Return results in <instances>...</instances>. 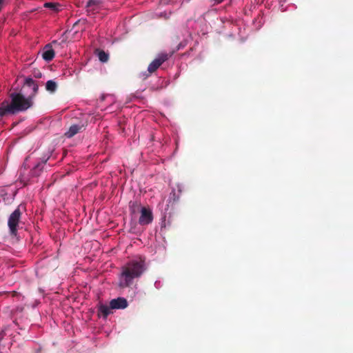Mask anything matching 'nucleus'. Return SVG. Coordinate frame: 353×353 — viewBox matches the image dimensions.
<instances>
[{
  "label": "nucleus",
  "instance_id": "16",
  "mask_svg": "<svg viewBox=\"0 0 353 353\" xmlns=\"http://www.w3.org/2000/svg\"><path fill=\"white\" fill-rule=\"evenodd\" d=\"M170 199H173L174 201H176V192L174 190H172V192L170 194Z\"/></svg>",
  "mask_w": 353,
  "mask_h": 353
},
{
  "label": "nucleus",
  "instance_id": "6",
  "mask_svg": "<svg viewBox=\"0 0 353 353\" xmlns=\"http://www.w3.org/2000/svg\"><path fill=\"white\" fill-rule=\"evenodd\" d=\"M153 220V214L149 208L142 207L141 208V216L139 219V223L141 225H148Z\"/></svg>",
  "mask_w": 353,
  "mask_h": 353
},
{
  "label": "nucleus",
  "instance_id": "11",
  "mask_svg": "<svg viewBox=\"0 0 353 353\" xmlns=\"http://www.w3.org/2000/svg\"><path fill=\"white\" fill-rule=\"evenodd\" d=\"M24 85L32 88V95L34 96L37 93L39 85L32 78H26L25 80Z\"/></svg>",
  "mask_w": 353,
  "mask_h": 353
},
{
  "label": "nucleus",
  "instance_id": "9",
  "mask_svg": "<svg viewBox=\"0 0 353 353\" xmlns=\"http://www.w3.org/2000/svg\"><path fill=\"white\" fill-rule=\"evenodd\" d=\"M85 130V125L83 123L79 124H73L70 128L69 130L65 132V137L67 138H72L77 133L82 132Z\"/></svg>",
  "mask_w": 353,
  "mask_h": 353
},
{
  "label": "nucleus",
  "instance_id": "14",
  "mask_svg": "<svg viewBox=\"0 0 353 353\" xmlns=\"http://www.w3.org/2000/svg\"><path fill=\"white\" fill-rule=\"evenodd\" d=\"M98 57L101 62H106L108 60L109 55L105 51L100 50L98 52Z\"/></svg>",
  "mask_w": 353,
  "mask_h": 353
},
{
  "label": "nucleus",
  "instance_id": "17",
  "mask_svg": "<svg viewBox=\"0 0 353 353\" xmlns=\"http://www.w3.org/2000/svg\"><path fill=\"white\" fill-rule=\"evenodd\" d=\"M210 2H212L214 4H219L223 1V0H209Z\"/></svg>",
  "mask_w": 353,
  "mask_h": 353
},
{
  "label": "nucleus",
  "instance_id": "7",
  "mask_svg": "<svg viewBox=\"0 0 353 353\" xmlns=\"http://www.w3.org/2000/svg\"><path fill=\"white\" fill-rule=\"evenodd\" d=\"M110 305V308L112 310L125 309L128 305L127 300L123 297H119L111 300Z\"/></svg>",
  "mask_w": 353,
  "mask_h": 353
},
{
  "label": "nucleus",
  "instance_id": "2",
  "mask_svg": "<svg viewBox=\"0 0 353 353\" xmlns=\"http://www.w3.org/2000/svg\"><path fill=\"white\" fill-rule=\"evenodd\" d=\"M145 270L144 259L139 258L130 261L121 268L119 287L124 288L130 286L133 280L140 277Z\"/></svg>",
  "mask_w": 353,
  "mask_h": 353
},
{
  "label": "nucleus",
  "instance_id": "8",
  "mask_svg": "<svg viewBox=\"0 0 353 353\" xmlns=\"http://www.w3.org/2000/svg\"><path fill=\"white\" fill-rule=\"evenodd\" d=\"M105 0H88L85 8L88 12H94L100 9Z\"/></svg>",
  "mask_w": 353,
  "mask_h": 353
},
{
  "label": "nucleus",
  "instance_id": "20",
  "mask_svg": "<svg viewBox=\"0 0 353 353\" xmlns=\"http://www.w3.org/2000/svg\"><path fill=\"white\" fill-rule=\"evenodd\" d=\"M40 165H41V164H39H39H37V165L35 166V168H35V169L39 168L40 167Z\"/></svg>",
  "mask_w": 353,
  "mask_h": 353
},
{
  "label": "nucleus",
  "instance_id": "10",
  "mask_svg": "<svg viewBox=\"0 0 353 353\" xmlns=\"http://www.w3.org/2000/svg\"><path fill=\"white\" fill-rule=\"evenodd\" d=\"M110 305L108 306L101 303L98 307V315L103 316V319H106L108 316L111 313Z\"/></svg>",
  "mask_w": 353,
  "mask_h": 353
},
{
  "label": "nucleus",
  "instance_id": "15",
  "mask_svg": "<svg viewBox=\"0 0 353 353\" xmlns=\"http://www.w3.org/2000/svg\"><path fill=\"white\" fill-rule=\"evenodd\" d=\"M32 74H33L34 77H35L37 79H40L42 77L41 72L38 70H34Z\"/></svg>",
  "mask_w": 353,
  "mask_h": 353
},
{
  "label": "nucleus",
  "instance_id": "1",
  "mask_svg": "<svg viewBox=\"0 0 353 353\" xmlns=\"http://www.w3.org/2000/svg\"><path fill=\"white\" fill-rule=\"evenodd\" d=\"M11 101H4L0 105V117L23 112L32 105V97L26 98L21 93H11Z\"/></svg>",
  "mask_w": 353,
  "mask_h": 353
},
{
  "label": "nucleus",
  "instance_id": "13",
  "mask_svg": "<svg viewBox=\"0 0 353 353\" xmlns=\"http://www.w3.org/2000/svg\"><path fill=\"white\" fill-rule=\"evenodd\" d=\"M57 88V85L55 81L52 80H49L47 81L46 85V88L48 91L50 92H54Z\"/></svg>",
  "mask_w": 353,
  "mask_h": 353
},
{
  "label": "nucleus",
  "instance_id": "3",
  "mask_svg": "<svg viewBox=\"0 0 353 353\" xmlns=\"http://www.w3.org/2000/svg\"><path fill=\"white\" fill-rule=\"evenodd\" d=\"M21 212L20 207H17V209L10 215L8 225L9 227L10 232L11 235L16 236L17 234V227L21 218Z\"/></svg>",
  "mask_w": 353,
  "mask_h": 353
},
{
  "label": "nucleus",
  "instance_id": "18",
  "mask_svg": "<svg viewBox=\"0 0 353 353\" xmlns=\"http://www.w3.org/2000/svg\"><path fill=\"white\" fill-rule=\"evenodd\" d=\"M6 0H0V12L1 11L2 8H3V6L5 4Z\"/></svg>",
  "mask_w": 353,
  "mask_h": 353
},
{
  "label": "nucleus",
  "instance_id": "19",
  "mask_svg": "<svg viewBox=\"0 0 353 353\" xmlns=\"http://www.w3.org/2000/svg\"><path fill=\"white\" fill-rule=\"evenodd\" d=\"M135 207H137V208H139V206L138 205H135V204H133L132 206H131V208H132V210L133 212H135Z\"/></svg>",
  "mask_w": 353,
  "mask_h": 353
},
{
  "label": "nucleus",
  "instance_id": "12",
  "mask_svg": "<svg viewBox=\"0 0 353 353\" xmlns=\"http://www.w3.org/2000/svg\"><path fill=\"white\" fill-rule=\"evenodd\" d=\"M44 7L46 8H50L54 12H59L60 10V8L61 6L59 3H54V2H47L44 3Z\"/></svg>",
  "mask_w": 353,
  "mask_h": 353
},
{
  "label": "nucleus",
  "instance_id": "5",
  "mask_svg": "<svg viewBox=\"0 0 353 353\" xmlns=\"http://www.w3.org/2000/svg\"><path fill=\"white\" fill-rule=\"evenodd\" d=\"M65 43V40L63 39L61 42H58L54 40L52 42V43L47 44L43 49V52L42 54L43 59L46 61H50L54 57V50L52 49V45H54L57 46H62V45Z\"/></svg>",
  "mask_w": 353,
  "mask_h": 353
},
{
  "label": "nucleus",
  "instance_id": "21",
  "mask_svg": "<svg viewBox=\"0 0 353 353\" xmlns=\"http://www.w3.org/2000/svg\"><path fill=\"white\" fill-rule=\"evenodd\" d=\"M1 339V338H0V340Z\"/></svg>",
  "mask_w": 353,
  "mask_h": 353
},
{
  "label": "nucleus",
  "instance_id": "4",
  "mask_svg": "<svg viewBox=\"0 0 353 353\" xmlns=\"http://www.w3.org/2000/svg\"><path fill=\"white\" fill-rule=\"evenodd\" d=\"M172 53H161L149 64L148 71L149 74L154 72L165 61L168 60Z\"/></svg>",
  "mask_w": 353,
  "mask_h": 353
}]
</instances>
